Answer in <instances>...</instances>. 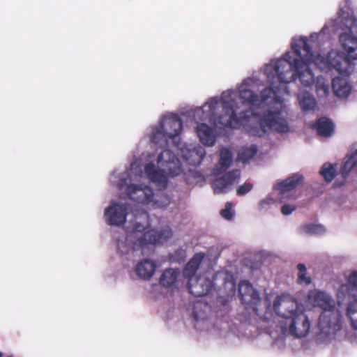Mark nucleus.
<instances>
[{"label": "nucleus", "mask_w": 357, "mask_h": 357, "mask_svg": "<svg viewBox=\"0 0 357 357\" xmlns=\"http://www.w3.org/2000/svg\"><path fill=\"white\" fill-rule=\"evenodd\" d=\"M223 108L225 114L219 116V123L223 127L238 128L241 125L245 124L251 116H254L258 123L250 130L253 135L263 137L268 130H274L279 133H286L289 130L288 121L282 116L281 109H268L261 114L251 109H245L241 112L238 116L229 102H224Z\"/></svg>", "instance_id": "nucleus-1"}, {"label": "nucleus", "mask_w": 357, "mask_h": 357, "mask_svg": "<svg viewBox=\"0 0 357 357\" xmlns=\"http://www.w3.org/2000/svg\"><path fill=\"white\" fill-rule=\"evenodd\" d=\"M291 48L307 61L314 62L321 70H335L342 75H349L354 69V59L344 52L332 50L327 57L315 54L306 38H301L291 43Z\"/></svg>", "instance_id": "nucleus-2"}, {"label": "nucleus", "mask_w": 357, "mask_h": 357, "mask_svg": "<svg viewBox=\"0 0 357 357\" xmlns=\"http://www.w3.org/2000/svg\"><path fill=\"white\" fill-rule=\"evenodd\" d=\"M308 299L314 306L323 310L319 318V333L317 338L321 341H328L342 328L341 320L334 302L328 294L318 290L310 291Z\"/></svg>", "instance_id": "nucleus-3"}, {"label": "nucleus", "mask_w": 357, "mask_h": 357, "mask_svg": "<svg viewBox=\"0 0 357 357\" xmlns=\"http://www.w3.org/2000/svg\"><path fill=\"white\" fill-rule=\"evenodd\" d=\"M311 323L307 316L301 310L284 322L283 330H288L291 335L301 338L310 332Z\"/></svg>", "instance_id": "nucleus-4"}, {"label": "nucleus", "mask_w": 357, "mask_h": 357, "mask_svg": "<svg viewBox=\"0 0 357 357\" xmlns=\"http://www.w3.org/2000/svg\"><path fill=\"white\" fill-rule=\"evenodd\" d=\"M300 58L292 59L291 53L286 52L283 57L273 63H271L267 68L273 67L278 79L280 84H287L291 82V78L293 75L291 74L294 70V61Z\"/></svg>", "instance_id": "nucleus-5"}, {"label": "nucleus", "mask_w": 357, "mask_h": 357, "mask_svg": "<svg viewBox=\"0 0 357 357\" xmlns=\"http://www.w3.org/2000/svg\"><path fill=\"white\" fill-rule=\"evenodd\" d=\"M273 310L278 316L284 319V322L301 311L296 299L287 294L275 298Z\"/></svg>", "instance_id": "nucleus-6"}, {"label": "nucleus", "mask_w": 357, "mask_h": 357, "mask_svg": "<svg viewBox=\"0 0 357 357\" xmlns=\"http://www.w3.org/2000/svg\"><path fill=\"white\" fill-rule=\"evenodd\" d=\"M293 52L300 58V60L296 59L294 61V70L291 74V75H293L292 78H291V82L298 79L304 86H310L314 82V77L309 68V64L314 63V62L307 61L294 50Z\"/></svg>", "instance_id": "nucleus-7"}, {"label": "nucleus", "mask_w": 357, "mask_h": 357, "mask_svg": "<svg viewBox=\"0 0 357 357\" xmlns=\"http://www.w3.org/2000/svg\"><path fill=\"white\" fill-rule=\"evenodd\" d=\"M157 162L167 171L169 176L174 177L183 172L181 163L176 155L169 149H165L158 155Z\"/></svg>", "instance_id": "nucleus-8"}, {"label": "nucleus", "mask_w": 357, "mask_h": 357, "mask_svg": "<svg viewBox=\"0 0 357 357\" xmlns=\"http://www.w3.org/2000/svg\"><path fill=\"white\" fill-rule=\"evenodd\" d=\"M128 207L126 204L114 203L108 206L105 211V216L108 225L122 226L126 222Z\"/></svg>", "instance_id": "nucleus-9"}, {"label": "nucleus", "mask_w": 357, "mask_h": 357, "mask_svg": "<svg viewBox=\"0 0 357 357\" xmlns=\"http://www.w3.org/2000/svg\"><path fill=\"white\" fill-rule=\"evenodd\" d=\"M126 193L130 199L143 204L151 202L154 197L152 189L144 184H130L126 188Z\"/></svg>", "instance_id": "nucleus-10"}, {"label": "nucleus", "mask_w": 357, "mask_h": 357, "mask_svg": "<svg viewBox=\"0 0 357 357\" xmlns=\"http://www.w3.org/2000/svg\"><path fill=\"white\" fill-rule=\"evenodd\" d=\"M172 236V231L169 227H165L160 230L151 229L143 233L138 238L139 244L143 247L146 244L162 243Z\"/></svg>", "instance_id": "nucleus-11"}, {"label": "nucleus", "mask_w": 357, "mask_h": 357, "mask_svg": "<svg viewBox=\"0 0 357 357\" xmlns=\"http://www.w3.org/2000/svg\"><path fill=\"white\" fill-rule=\"evenodd\" d=\"M213 287V282L206 277L199 275L195 280L188 281L187 288L192 295L195 297H202L207 295Z\"/></svg>", "instance_id": "nucleus-12"}, {"label": "nucleus", "mask_w": 357, "mask_h": 357, "mask_svg": "<svg viewBox=\"0 0 357 357\" xmlns=\"http://www.w3.org/2000/svg\"><path fill=\"white\" fill-rule=\"evenodd\" d=\"M241 176L239 169H233L225 173L222 176L217 178L212 183L215 194L226 193Z\"/></svg>", "instance_id": "nucleus-13"}, {"label": "nucleus", "mask_w": 357, "mask_h": 357, "mask_svg": "<svg viewBox=\"0 0 357 357\" xmlns=\"http://www.w3.org/2000/svg\"><path fill=\"white\" fill-rule=\"evenodd\" d=\"M160 125L170 139H174L178 136L183 128L182 121L178 115L176 114L165 116L160 122Z\"/></svg>", "instance_id": "nucleus-14"}, {"label": "nucleus", "mask_w": 357, "mask_h": 357, "mask_svg": "<svg viewBox=\"0 0 357 357\" xmlns=\"http://www.w3.org/2000/svg\"><path fill=\"white\" fill-rule=\"evenodd\" d=\"M238 290L241 303L243 305L255 303L259 299L258 292L248 281L243 280L240 282Z\"/></svg>", "instance_id": "nucleus-15"}, {"label": "nucleus", "mask_w": 357, "mask_h": 357, "mask_svg": "<svg viewBox=\"0 0 357 357\" xmlns=\"http://www.w3.org/2000/svg\"><path fill=\"white\" fill-rule=\"evenodd\" d=\"M351 33H343L340 36V42L346 54L351 59H357V36H352L354 31L350 29Z\"/></svg>", "instance_id": "nucleus-16"}, {"label": "nucleus", "mask_w": 357, "mask_h": 357, "mask_svg": "<svg viewBox=\"0 0 357 357\" xmlns=\"http://www.w3.org/2000/svg\"><path fill=\"white\" fill-rule=\"evenodd\" d=\"M144 172L148 178L158 187L165 188L167 186V178L164 171L157 169L154 164H146L144 167Z\"/></svg>", "instance_id": "nucleus-17"}, {"label": "nucleus", "mask_w": 357, "mask_h": 357, "mask_svg": "<svg viewBox=\"0 0 357 357\" xmlns=\"http://www.w3.org/2000/svg\"><path fill=\"white\" fill-rule=\"evenodd\" d=\"M204 257L205 254L204 252H197L195 254L183 269V273L184 277L188 278L189 280H191V279L195 276Z\"/></svg>", "instance_id": "nucleus-18"}, {"label": "nucleus", "mask_w": 357, "mask_h": 357, "mask_svg": "<svg viewBox=\"0 0 357 357\" xmlns=\"http://www.w3.org/2000/svg\"><path fill=\"white\" fill-rule=\"evenodd\" d=\"M303 176L300 174H294L280 183H278L275 189L280 192V194H284L287 192L294 190L303 181Z\"/></svg>", "instance_id": "nucleus-19"}, {"label": "nucleus", "mask_w": 357, "mask_h": 357, "mask_svg": "<svg viewBox=\"0 0 357 357\" xmlns=\"http://www.w3.org/2000/svg\"><path fill=\"white\" fill-rule=\"evenodd\" d=\"M197 134L200 142L206 146H211L215 142L213 130L206 123H200L197 126Z\"/></svg>", "instance_id": "nucleus-20"}, {"label": "nucleus", "mask_w": 357, "mask_h": 357, "mask_svg": "<svg viewBox=\"0 0 357 357\" xmlns=\"http://www.w3.org/2000/svg\"><path fill=\"white\" fill-rule=\"evenodd\" d=\"M312 128L315 129L317 134L321 137H330L334 132V124L333 121L325 116L318 119Z\"/></svg>", "instance_id": "nucleus-21"}, {"label": "nucleus", "mask_w": 357, "mask_h": 357, "mask_svg": "<svg viewBox=\"0 0 357 357\" xmlns=\"http://www.w3.org/2000/svg\"><path fill=\"white\" fill-rule=\"evenodd\" d=\"M156 264L151 259H144L136 266V273L140 278L149 280L154 274Z\"/></svg>", "instance_id": "nucleus-22"}, {"label": "nucleus", "mask_w": 357, "mask_h": 357, "mask_svg": "<svg viewBox=\"0 0 357 357\" xmlns=\"http://www.w3.org/2000/svg\"><path fill=\"white\" fill-rule=\"evenodd\" d=\"M179 274L180 271L177 269H165L160 278V284L166 288L172 287L176 282Z\"/></svg>", "instance_id": "nucleus-23"}, {"label": "nucleus", "mask_w": 357, "mask_h": 357, "mask_svg": "<svg viewBox=\"0 0 357 357\" xmlns=\"http://www.w3.org/2000/svg\"><path fill=\"white\" fill-rule=\"evenodd\" d=\"M332 88L335 95L337 97L347 98L350 94V85L339 77H336L333 79Z\"/></svg>", "instance_id": "nucleus-24"}, {"label": "nucleus", "mask_w": 357, "mask_h": 357, "mask_svg": "<svg viewBox=\"0 0 357 357\" xmlns=\"http://www.w3.org/2000/svg\"><path fill=\"white\" fill-rule=\"evenodd\" d=\"M298 100L300 107L303 111L314 109L317 102L314 97L307 91H304L298 93Z\"/></svg>", "instance_id": "nucleus-25"}, {"label": "nucleus", "mask_w": 357, "mask_h": 357, "mask_svg": "<svg viewBox=\"0 0 357 357\" xmlns=\"http://www.w3.org/2000/svg\"><path fill=\"white\" fill-rule=\"evenodd\" d=\"M169 139H170L169 135L161 128L160 124L153 128L151 137V140L153 143L159 144L160 146H167Z\"/></svg>", "instance_id": "nucleus-26"}, {"label": "nucleus", "mask_w": 357, "mask_h": 357, "mask_svg": "<svg viewBox=\"0 0 357 357\" xmlns=\"http://www.w3.org/2000/svg\"><path fill=\"white\" fill-rule=\"evenodd\" d=\"M239 98L243 102L251 107H258L259 96L253 91L248 89H242L239 92Z\"/></svg>", "instance_id": "nucleus-27"}, {"label": "nucleus", "mask_w": 357, "mask_h": 357, "mask_svg": "<svg viewBox=\"0 0 357 357\" xmlns=\"http://www.w3.org/2000/svg\"><path fill=\"white\" fill-rule=\"evenodd\" d=\"M257 152L258 148L255 144H252L250 146L242 147L238 152L237 160L243 163H246L254 158Z\"/></svg>", "instance_id": "nucleus-28"}, {"label": "nucleus", "mask_w": 357, "mask_h": 357, "mask_svg": "<svg viewBox=\"0 0 357 357\" xmlns=\"http://www.w3.org/2000/svg\"><path fill=\"white\" fill-rule=\"evenodd\" d=\"M353 168L357 169V148L355 152L349 158V159L345 161L343 166L341 168V174L344 181L346 180L348 176L349 172L351 171ZM344 183L343 181L342 183L338 185V186L342 185Z\"/></svg>", "instance_id": "nucleus-29"}, {"label": "nucleus", "mask_w": 357, "mask_h": 357, "mask_svg": "<svg viewBox=\"0 0 357 357\" xmlns=\"http://www.w3.org/2000/svg\"><path fill=\"white\" fill-rule=\"evenodd\" d=\"M336 165L331 163H324L320 169V174L324 177V180L329 183L333 180L336 175Z\"/></svg>", "instance_id": "nucleus-30"}, {"label": "nucleus", "mask_w": 357, "mask_h": 357, "mask_svg": "<svg viewBox=\"0 0 357 357\" xmlns=\"http://www.w3.org/2000/svg\"><path fill=\"white\" fill-rule=\"evenodd\" d=\"M347 314L350 319L352 328L357 329V299L348 304Z\"/></svg>", "instance_id": "nucleus-31"}, {"label": "nucleus", "mask_w": 357, "mask_h": 357, "mask_svg": "<svg viewBox=\"0 0 357 357\" xmlns=\"http://www.w3.org/2000/svg\"><path fill=\"white\" fill-rule=\"evenodd\" d=\"M232 162V153L227 149L221 151L220 155L219 165L224 169L229 168Z\"/></svg>", "instance_id": "nucleus-32"}, {"label": "nucleus", "mask_w": 357, "mask_h": 357, "mask_svg": "<svg viewBox=\"0 0 357 357\" xmlns=\"http://www.w3.org/2000/svg\"><path fill=\"white\" fill-rule=\"evenodd\" d=\"M277 91L272 87H266L263 89L259 96L258 107H260L262 105L266 104L267 101L272 98L273 96H275Z\"/></svg>", "instance_id": "nucleus-33"}, {"label": "nucleus", "mask_w": 357, "mask_h": 357, "mask_svg": "<svg viewBox=\"0 0 357 357\" xmlns=\"http://www.w3.org/2000/svg\"><path fill=\"white\" fill-rule=\"evenodd\" d=\"M297 268L298 270V283L299 284H310L312 282L311 278L307 276V268L304 264H298L297 266Z\"/></svg>", "instance_id": "nucleus-34"}, {"label": "nucleus", "mask_w": 357, "mask_h": 357, "mask_svg": "<svg viewBox=\"0 0 357 357\" xmlns=\"http://www.w3.org/2000/svg\"><path fill=\"white\" fill-rule=\"evenodd\" d=\"M221 216L225 220H230L232 219L234 216V213L232 212V204L231 202H227L225 204V208L222 209L220 212Z\"/></svg>", "instance_id": "nucleus-35"}, {"label": "nucleus", "mask_w": 357, "mask_h": 357, "mask_svg": "<svg viewBox=\"0 0 357 357\" xmlns=\"http://www.w3.org/2000/svg\"><path fill=\"white\" fill-rule=\"evenodd\" d=\"M253 185L250 182H245L243 185H240L237 190L236 193L239 196H243L252 190Z\"/></svg>", "instance_id": "nucleus-36"}, {"label": "nucleus", "mask_w": 357, "mask_h": 357, "mask_svg": "<svg viewBox=\"0 0 357 357\" xmlns=\"http://www.w3.org/2000/svg\"><path fill=\"white\" fill-rule=\"evenodd\" d=\"M305 227L310 234H320L325 231L324 227L321 225H308Z\"/></svg>", "instance_id": "nucleus-37"}, {"label": "nucleus", "mask_w": 357, "mask_h": 357, "mask_svg": "<svg viewBox=\"0 0 357 357\" xmlns=\"http://www.w3.org/2000/svg\"><path fill=\"white\" fill-rule=\"evenodd\" d=\"M349 285L357 289V271H354L348 278Z\"/></svg>", "instance_id": "nucleus-38"}, {"label": "nucleus", "mask_w": 357, "mask_h": 357, "mask_svg": "<svg viewBox=\"0 0 357 357\" xmlns=\"http://www.w3.org/2000/svg\"><path fill=\"white\" fill-rule=\"evenodd\" d=\"M296 207L290 205V204H284L281 208V212L284 215H288L291 214L294 210Z\"/></svg>", "instance_id": "nucleus-39"}, {"label": "nucleus", "mask_w": 357, "mask_h": 357, "mask_svg": "<svg viewBox=\"0 0 357 357\" xmlns=\"http://www.w3.org/2000/svg\"><path fill=\"white\" fill-rule=\"evenodd\" d=\"M146 227L139 222L133 225L132 232H143L145 231Z\"/></svg>", "instance_id": "nucleus-40"}, {"label": "nucleus", "mask_w": 357, "mask_h": 357, "mask_svg": "<svg viewBox=\"0 0 357 357\" xmlns=\"http://www.w3.org/2000/svg\"><path fill=\"white\" fill-rule=\"evenodd\" d=\"M317 91H322L324 95H328L329 93V86L328 84H326L324 83L320 84H317Z\"/></svg>", "instance_id": "nucleus-41"}, {"label": "nucleus", "mask_w": 357, "mask_h": 357, "mask_svg": "<svg viewBox=\"0 0 357 357\" xmlns=\"http://www.w3.org/2000/svg\"><path fill=\"white\" fill-rule=\"evenodd\" d=\"M218 100L215 98H213L212 99H211L208 102V107L210 108V109L211 111H213L216 109V107H217V105L218 104Z\"/></svg>", "instance_id": "nucleus-42"}, {"label": "nucleus", "mask_w": 357, "mask_h": 357, "mask_svg": "<svg viewBox=\"0 0 357 357\" xmlns=\"http://www.w3.org/2000/svg\"><path fill=\"white\" fill-rule=\"evenodd\" d=\"M191 153H192V154L194 153H196V154L198 155V160L196 163L197 165H199L203 160V158L204 157V153H202V151H195V150H193Z\"/></svg>", "instance_id": "nucleus-43"}, {"label": "nucleus", "mask_w": 357, "mask_h": 357, "mask_svg": "<svg viewBox=\"0 0 357 357\" xmlns=\"http://www.w3.org/2000/svg\"><path fill=\"white\" fill-rule=\"evenodd\" d=\"M271 201V199L264 200L261 202V206H263L264 204H269Z\"/></svg>", "instance_id": "nucleus-44"}, {"label": "nucleus", "mask_w": 357, "mask_h": 357, "mask_svg": "<svg viewBox=\"0 0 357 357\" xmlns=\"http://www.w3.org/2000/svg\"><path fill=\"white\" fill-rule=\"evenodd\" d=\"M141 216L143 217L145 219H148L149 215L146 212H143L141 213Z\"/></svg>", "instance_id": "nucleus-45"}, {"label": "nucleus", "mask_w": 357, "mask_h": 357, "mask_svg": "<svg viewBox=\"0 0 357 357\" xmlns=\"http://www.w3.org/2000/svg\"><path fill=\"white\" fill-rule=\"evenodd\" d=\"M193 176L194 177L197 178V177H199L201 176V174L199 172H193Z\"/></svg>", "instance_id": "nucleus-46"}, {"label": "nucleus", "mask_w": 357, "mask_h": 357, "mask_svg": "<svg viewBox=\"0 0 357 357\" xmlns=\"http://www.w3.org/2000/svg\"><path fill=\"white\" fill-rule=\"evenodd\" d=\"M0 357H3V353L0 351Z\"/></svg>", "instance_id": "nucleus-47"}]
</instances>
